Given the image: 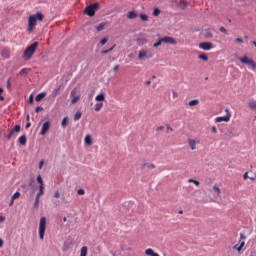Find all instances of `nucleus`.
<instances>
[{
    "label": "nucleus",
    "mask_w": 256,
    "mask_h": 256,
    "mask_svg": "<svg viewBox=\"0 0 256 256\" xmlns=\"http://www.w3.org/2000/svg\"><path fill=\"white\" fill-rule=\"evenodd\" d=\"M88 248L87 246H83L80 250V256H87Z\"/></svg>",
    "instance_id": "aec40b11"
},
{
    "label": "nucleus",
    "mask_w": 256,
    "mask_h": 256,
    "mask_svg": "<svg viewBox=\"0 0 256 256\" xmlns=\"http://www.w3.org/2000/svg\"><path fill=\"white\" fill-rule=\"evenodd\" d=\"M140 19L141 21H149V16H147L146 14H140Z\"/></svg>",
    "instance_id": "72a5a7b5"
},
{
    "label": "nucleus",
    "mask_w": 256,
    "mask_h": 256,
    "mask_svg": "<svg viewBox=\"0 0 256 256\" xmlns=\"http://www.w3.org/2000/svg\"><path fill=\"white\" fill-rule=\"evenodd\" d=\"M59 197H61V193H59V191H56V192L54 193V198H55V199H59Z\"/></svg>",
    "instance_id": "a18cd8bd"
},
{
    "label": "nucleus",
    "mask_w": 256,
    "mask_h": 256,
    "mask_svg": "<svg viewBox=\"0 0 256 256\" xmlns=\"http://www.w3.org/2000/svg\"><path fill=\"white\" fill-rule=\"evenodd\" d=\"M34 207H39V197L38 196H36V198H35Z\"/></svg>",
    "instance_id": "a19ab883"
},
{
    "label": "nucleus",
    "mask_w": 256,
    "mask_h": 256,
    "mask_svg": "<svg viewBox=\"0 0 256 256\" xmlns=\"http://www.w3.org/2000/svg\"><path fill=\"white\" fill-rule=\"evenodd\" d=\"M99 9V3H94L89 6H87L84 10V13L88 15L89 17L95 16V10Z\"/></svg>",
    "instance_id": "39448f33"
},
{
    "label": "nucleus",
    "mask_w": 256,
    "mask_h": 256,
    "mask_svg": "<svg viewBox=\"0 0 256 256\" xmlns=\"http://www.w3.org/2000/svg\"><path fill=\"white\" fill-rule=\"evenodd\" d=\"M0 247H3V239L0 238Z\"/></svg>",
    "instance_id": "69168bd1"
},
{
    "label": "nucleus",
    "mask_w": 256,
    "mask_h": 256,
    "mask_svg": "<svg viewBox=\"0 0 256 256\" xmlns=\"http://www.w3.org/2000/svg\"><path fill=\"white\" fill-rule=\"evenodd\" d=\"M211 131H212V133H217V127L213 126V127L211 128Z\"/></svg>",
    "instance_id": "5fc2aeb1"
},
{
    "label": "nucleus",
    "mask_w": 256,
    "mask_h": 256,
    "mask_svg": "<svg viewBox=\"0 0 256 256\" xmlns=\"http://www.w3.org/2000/svg\"><path fill=\"white\" fill-rule=\"evenodd\" d=\"M220 33H224V35H227V29H225V27H220Z\"/></svg>",
    "instance_id": "49530a36"
},
{
    "label": "nucleus",
    "mask_w": 256,
    "mask_h": 256,
    "mask_svg": "<svg viewBox=\"0 0 256 256\" xmlns=\"http://www.w3.org/2000/svg\"><path fill=\"white\" fill-rule=\"evenodd\" d=\"M198 103H199V100L194 99V100H190V101L188 102V105H189L190 107H195Z\"/></svg>",
    "instance_id": "a878e982"
},
{
    "label": "nucleus",
    "mask_w": 256,
    "mask_h": 256,
    "mask_svg": "<svg viewBox=\"0 0 256 256\" xmlns=\"http://www.w3.org/2000/svg\"><path fill=\"white\" fill-rule=\"evenodd\" d=\"M46 96H47V93H45V92L39 93V94L35 97V100H36V101H41L42 99H45Z\"/></svg>",
    "instance_id": "2eb2a0df"
},
{
    "label": "nucleus",
    "mask_w": 256,
    "mask_h": 256,
    "mask_svg": "<svg viewBox=\"0 0 256 256\" xmlns=\"http://www.w3.org/2000/svg\"><path fill=\"white\" fill-rule=\"evenodd\" d=\"M49 129H51V121H46L43 123L41 131H40V135H47V131H49Z\"/></svg>",
    "instance_id": "0eeeda50"
},
{
    "label": "nucleus",
    "mask_w": 256,
    "mask_h": 256,
    "mask_svg": "<svg viewBox=\"0 0 256 256\" xmlns=\"http://www.w3.org/2000/svg\"><path fill=\"white\" fill-rule=\"evenodd\" d=\"M5 216H0V223H3V222H5Z\"/></svg>",
    "instance_id": "6e6d98bb"
},
{
    "label": "nucleus",
    "mask_w": 256,
    "mask_h": 256,
    "mask_svg": "<svg viewBox=\"0 0 256 256\" xmlns=\"http://www.w3.org/2000/svg\"><path fill=\"white\" fill-rule=\"evenodd\" d=\"M1 93H3V88H0V101H5V97L1 96Z\"/></svg>",
    "instance_id": "3c124183"
},
{
    "label": "nucleus",
    "mask_w": 256,
    "mask_h": 256,
    "mask_svg": "<svg viewBox=\"0 0 256 256\" xmlns=\"http://www.w3.org/2000/svg\"><path fill=\"white\" fill-rule=\"evenodd\" d=\"M248 105H249L250 109H253V110L256 109V102L255 101L249 102Z\"/></svg>",
    "instance_id": "e433bc0d"
},
{
    "label": "nucleus",
    "mask_w": 256,
    "mask_h": 256,
    "mask_svg": "<svg viewBox=\"0 0 256 256\" xmlns=\"http://www.w3.org/2000/svg\"><path fill=\"white\" fill-rule=\"evenodd\" d=\"M84 143L89 146L93 145V138L91 135L88 134L85 136Z\"/></svg>",
    "instance_id": "ddd939ff"
},
{
    "label": "nucleus",
    "mask_w": 256,
    "mask_h": 256,
    "mask_svg": "<svg viewBox=\"0 0 256 256\" xmlns=\"http://www.w3.org/2000/svg\"><path fill=\"white\" fill-rule=\"evenodd\" d=\"M46 229H47V218L42 217L39 223V237L41 240L45 239Z\"/></svg>",
    "instance_id": "7ed1b4c3"
},
{
    "label": "nucleus",
    "mask_w": 256,
    "mask_h": 256,
    "mask_svg": "<svg viewBox=\"0 0 256 256\" xmlns=\"http://www.w3.org/2000/svg\"><path fill=\"white\" fill-rule=\"evenodd\" d=\"M231 121V114H228L226 116H219L215 118V123H229Z\"/></svg>",
    "instance_id": "9d476101"
},
{
    "label": "nucleus",
    "mask_w": 256,
    "mask_h": 256,
    "mask_svg": "<svg viewBox=\"0 0 256 256\" xmlns=\"http://www.w3.org/2000/svg\"><path fill=\"white\" fill-rule=\"evenodd\" d=\"M160 14H161V10L159 8H155L153 11L154 17H159Z\"/></svg>",
    "instance_id": "7c9ffc66"
},
{
    "label": "nucleus",
    "mask_w": 256,
    "mask_h": 256,
    "mask_svg": "<svg viewBox=\"0 0 256 256\" xmlns=\"http://www.w3.org/2000/svg\"><path fill=\"white\" fill-rule=\"evenodd\" d=\"M1 56L3 59H9V57H11V52H9V49L5 48L2 50Z\"/></svg>",
    "instance_id": "f8f14e48"
},
{
    "label": "nucleus",
    "mask_w": 256,
    "mask_h": 256,
    "mask_svg": "<svg viewBox=\"0 0 256 256\" xmlns=\"http://www.w3.org/2000/svg\"><path fill=\"white\" fill-rule=\"evenodd\" d=\"M13 203H15V200H13V199L11 198L10 203H9V207H11V206L13 205Z\"/></svg>",
    "instance_id": "680f3d73"
},
{
    "label": "nucleus",
    "mask_w": 256,
    "mask_h": 256,
    "mask_svg": "<svg viewBox=\"0 0 256 256\" xmlns=\"http://www.w3.org/2000/svg\"><path fill=\"white\" fill-rule=\"evenodd\" d=\"M243 177L244 179H249V172H246Z\"/></svg>",
    "instance_id": "13d9d810"
},
{
    "label": "nucleus",
    "mask_w": 256,
    "mask_h": 256,
    "mask_svg": "<svg viewBox=\"0 0 256 256\" xmlns=\"http://www.w3.org/2000/svg\"><path fill=\"white\" fill-rule=\"evenodd\" d=\"M145 85H151V81L150 80L146 81Z\"/></svg>",
    "instance_id": "774afa93"
},
{
    "label": "nucleus",
    "mask_w": 256,
    "mask_h": 256,
    "mask_svg": "<svg viewBox=\"0 0 256 256\" xmlns=\"http://www.w3.org/2000/svg\"><path fill=\"white\" fill-rule=\"evenodd\" d=\"M96 29H97L98 32L103 31V29H105V23H100V25L97 26Z\"/></svg>",
    "instance_id": "2f4dec72"
},
{
    "label": "nucleus",
    "mask_w": 256,
    "mask_h": 256,
    "mask_svg": "<svg viewBox=\"0 0 256 256\" xmlns=\"http://www.w3.org/2000/svg\"><path fill=\"white\" fill-rule=\"evenodd\" d=\"M108 39L107 38H103L101 41H100V44L101 45H106Z\"/></svg>",
    "instance_id": "8fccbe9b"
},
{
    "label": "nucleus",
    "mask_w": 256,
    "mask_h": 256,
    "mask_svg": "<svg viewBox=\"0 0 256 256\" xmlns=\"http://www.w3.org/2000/svg\"><path fill=\"white\" fill-rule=\"evenodd\" d=\"M69 123V118L68 117H64L62 120V127L65 129V127H67V124Z\"/></svg>",
    "instance_id": "c85d7f7f"
},
{
    "label": "nucleus",
    "mask_w": 256,
    "mask_h": 256,
    "mask_svg": "<svg viewBox=\"0 0 256 256\" xmlns=\"http://www.w3.org/2000/svg\"><path fill=\"white\" fill-rule=\"evenodd\" d=\"M213 191L216 192L217 197H221V189L219 188V186L214 185V186H213Z\"/></svg>",
    "instance_id": "b1692460"
},
{
    "label": "nucleus",
    "mask_w": 256,
    "mask_h": 256,
    "mask_svg": "<svg viewBox=\"0 0 256 256\" xmlns=\"http://www.w3.org/2000/svg\"><path fill=\"white\" fill-rule=\"evenodd\" d=\"M167 129H168V131H173V128H171V126H167Z\"/></svg>",
    "instance_id": "338daca9"
},
{
    "label": "nucleus",
    "mask_w": 256,
    "mask_h": 256,
    "mask_svg": "<svg viewBox=\"0 0 256 256\" xmlns=\"http://www.w3.org/2000/svg\"><path fill=\"white\" fill-rule=\"evenodd\" d=\"M78 195H83L85 193V189L80 188L77 190Z\"/></svg>",
    "instance_id": "37998d69"
},
{
    "label": "nucleus",
    "mask_w": 256,
    "mask_h": 256,
    "mask_svg": "<svg viewBox=\"0 0 256 256\" xmlns=\"http://www.w3.org/2000/svg\"><path fill=\"white\" fill-rule=\"evenodd\" d=\"M45 16L41 12H37L36 14L30 15L28 18V31L29 33L35 31V27H37L38 21H43Z\"/></svg>",
    "instance_id": "f257e3e1"
},
{
    "label": "nucleus",
    "mask_w": 256,
    "mask_h": 256,
    "mask_svg": "<svg viewBox=\"0 0 256 256\" xmlns=\"http://www.w3.org/2000/svg\"><path fill=\"white\" fill-rule=\"evenodd\" d=\"M148 169H155V164H147Z\"/></svg>",
    "instance_id": "603ef678"
},
{
    "label": "nucleus",
    "mask_w": 256,
    "mask_h": 256,
    "mask_svg": "<svg viewBox=\"0 0 256 256\" xmlns=\"http://www.w3.org/2000/svg\"><path fill=\"white\" fill-rule=\"evenodd\" d=\"M188 144L191 151H195V149H197V141H195L194 139H189Z\"/></svg>",
    "instance_id": "9b49d317"
},
{
    "label": "nucleus",
    "mask_w": 256,
    "mask_h": 256,
    "mask_svg": "<svg viewBox=\"0 0 256 256\" xmlns=\"http://www.w3.org/2000/svg\"><path fill=\"white\" fill-rule=\"evenodd\" d=\"M243 247H245V241H241V242H240V245H235V246H234V249H235L236 251H241V249H243Z\"/></svg>",
    "instance_id": "f3484780"
},
{
    "label": "nucleus",
    "mask_w": 256,
    "mask_h": 256,
    "mask_svg": "<svg viewBox=\"0 0 256 256\" xmlns=\"http://www.w3.org/2000/svg\"><path fill=\"white\" fill-rule=\"evenodd\" d=\"M44 189H45L44 185L39 186V192L37 193L36 197H41V195H43L44 193Z\"/></svg>",
    "instance_id": "cd10ccee"
},
{
    "label": "nucleus",
    "mask_w": 256,
    "mask_h": 256,
    "mask_svg": "<svg viewBox=\"0 0 256 256\" xmlns=\"http://www.w3.org/2000/svg\"><path fill=\"white\" fill-rule=\"evenodd\" d=\"M163 129H165V127L159 126V127L156 129V131H163Z\"/></svg>",
    "instance_id": "bf43d9fd"
},
{
    "label": "nucleus",
    "mask_w": 256,
    "mask_h": 256,
    "mask_svg": "<svg viewBox=\"0 0 256 256\" xmlns=\"http://www.w3.org/2000/svg\"><path fill=\"white\" fill-rule=\"evenodd\" d=\"M19 197H21V193L20 192H15L13 195H12V199L15 201V199H19Z\"/></svg>",
    "instance_id": "f704fd0d"
},
{
    "label": "nucleus",
    "mask_w": 256,
    "mask_h": 256,
    "mask_svg": "<svg viewBox=\"0 0 256 256\" xmlns=\"http://www.w3.org/2000/svg\"><path fill=\"white\" fill-rule=\"evenodd\" d=\"M239 61L240 63L247 65L248 69H251L252 71H256V63L253 61V59H249V57L244 56L242 58H239Z\"/></svg>",
    "instance_id": "20e7f679"
},
{
    "label": "nucleus",
    "mask_w": 256,
    "mask_h": 256,
    "mask_svg": "<svg viewBox=\"0 0 256 256\" xmlns=\"http://www.w3.org/2000/svg\"><path fill=\"white\" fill-rule=\"evenodd\" d=\"M14 131V133H19V131H21V126L20 125H16L14 127V129H12Z\"/></svg>",
    "instance_id": "58836bf2"
},
{
    "label": "nucleus",
    "mask_w": 256,
    "mask_h": 256,
    "mask_svg": "<svg viewBox=\"0 0 256 256\" xmlns=\"http://www.w3.org/2000/svg\"><path fill=\"white\" fill-rule=\"evenodd\" d=\"M96 101H105V93H100L96 96Z\"/></svg>",
    "instance_id": "412c9836"
},
{
    "label": "nucleus",
    "mask_w": 256,
    "mask_h": 256,
    "mask_svg": "<svg viewBox=\"0 0 256 256\" xmlns=\"http://www.w3.org/2000/svg\"><path fill=\"white\" fill-rule=\"evenodd\" d=\"M101 109H103V102L96 103L95 106H94V110L95 111H101Z\"/></svg>",
    "instance_id": "a211bd4d"
},
{
    "label": "nucleus",
    "mask_w": 256,
    "mask_h": 256,
    "mask_svg": "<svg viewBox=\"0 0 256 256\" xmlns=\"http://www.w3.org/2000/svg\"><path fill=\"white\" fill-rule=\"evenodd\" d=\"M15 134V131L11 130L9 134L7 135V139H11L13 135Z\"/></svg>",
    "instance_id": "79ce46f5"
},
{
    "label": "nucleus",
    "mask_w": 256,
    "mask_h": 256,
    "mask_svg": "<svg viewBox=\"0 0 256 256\" xmlns=\"http://www.w3.org/2000/svg\"><path fill=\"white\" fill-rule=\"evenodd\" d=\"M119 65L114 66L113 71H118Z\"/></svg>",
    "instance_id": "e2e57ef3"
},
{
    "label": "nucleus",
    "mask_w": 256,
    "mask_h": 256,
    "mask_svg": "<svg viewBox=\"0 0 256 256\" xmlns=\"http://www.w3.org/2000/svg\"><path fill=\"white\" fill-rule=\"evenodd\" d=\"M82 115H83V113H81V111H77L74 115V121H79V119H81Z\"/></svg>",
    "instance_id": "bb28decb"
},
{
    "label": "nucleus",
    "mask_w": 256,
    "mask_h": 256,
    "mask_svg": "<svg viewBox=\"0 0 256 256\" xmlns=\"http://www.w3.org/2000/svg\"><path fill=\"white\" fill-rule=\"evenodd\" d=\"M162 43H166L168 45H177V40L171 36H165L161 38Z\"/></svg>",
    "instance_id": "1a4fd4ad"
},
{
    "label": "nucleus",
    "mask_w": 256,
    "mask_h": 256,
    "mask_svg": "<svg viewBox=\"0 0 256 256\" xmlns=\"http://www.w3.org/2000/svg\"><path fill=\"white\" fill-rule=\"evenodd\" d=\"M29 73V69L28 68H23L20 70L19 75H27Z\"/></svg>",
    "instance_id": "c756f323"
},
{
    "label": "nucleus",
    "mask_w": 256,
    "mask_h": 256,
    "mask_svg": "<svg viewBox=\"0 0 256 256\" xmlns=\"http://www.w3.org/2000/svg\"><path fill=\"white\" fill-rule=\"evenodd\" d=\"M61 201H62V203H64V205H67V203H69V200H67V198H65V196H61Z\"/></svg>",
    "instance_id": "ea45409f"
},
{
    "label": "nucleus",
    "mask_w": 256,
    "mask_h": 256,
    "mask_svg": "<svg viewBox=\"0 0 256 256\" xmlns=\"http://www.w3.org/2000/svg\"><path fill=\"white\" fill-rule=\"evenodd\" d=\"M225 113H226V115H231V112H229V108L225 109Z\"/></svg>",
    "instance_id": "052dcab7"
},
{
    "label": "nucleus",
    "mask_w": 256,
    "mask_h": 256,
    "mask_svg": "<svg viewBox=\"0 0 256 256\" xmlns=\"http://www.w3.org/2000/svg\"><path fill=\"white\" fill-rule=\"evenodd\" d=\"M153 52L151 50H140L138 54L139 61H145V59H152Z\"/></svg>",
    "instance_id": "423d86ee"
},
{
    "label": "nucleus",
    "mask_w": 256,
    "mask_h": 256,
    "mask_svg": "<svg viewBox=\"0 0 256 256\" xmlns=\"http://www.w3.org/2000/svg\"><path fill=\"white\" fill-rule=\"evenodd\" d=\"M33 101H35L34 97H33V94H31L28 98V102L29 103H33Z\"/></svg>",
    "instance_id": "09e8293b"
},
{
    "label": "nucleus",
    "mask_w": 256,
    "mask_h": 256,
    "mask_svg": "<svg viewBox=\"0 0 256 256\" xmlns=\"http://www.w3.org/2000/svg\"><path fill=\"white\" fill-rule=\"evenodd\" d=\"M36 180L40 184V186L43 185V178L41 177V175H38Z\"/></svg>",
    "instance_id": "4c0bfd02"
},
{
    "label": "nucleus",
    "mask_w": 256,
    "mask_h": 256,
    "mask_svg": "<svg viewBox=\"0 0 256 256\" xmlns=\"http://www.w3.org/2000/svg\"><path fill=\"white\" fill-rule=\"evenodd\" d=\"M198 59H201L202 61H209V57L205 53L198 55Z\"/></svg>",
    "instance_id": "5701e85b"
},
{
    "label": "nucleus",
    "mask_w": 256,
    "mask_h": 256,
    "mask_svg": "<svg viewBox=\"0 0 256 256\" xmlns=\"http://www.w3.org/2000/svg\"><path fill=\"white\" fill-rule=\"evenodd\" d=\"M10 85H11V79H8V81H7V87H10Z\"/></svg>",
    "instance_id": "0e129e2a"
},
{
    "label": "nucleus",
    "mask_w": 256,
    "mask_h": 256,
    "mask_svg": "<svg viewBox=\"0 0 256 256\" xmlns=\"http://www.w3.org/2000/svg\"><path fill=\"white\" fill-rule=\"evenodd\" d=\"M240 239H241V240H245V239H247V237L244 236L243 233H240Z\"/></svg>",
    "instance_id": "4d7b16f0"
},
{
    "label": "nucleus",
    "mask_w": 256,
    "mask_h": 256,
    "mask_svg": "<svg viewBox=\"0 0 256 256\" xmlns=\"http://www.w3.org/2000/svg\"><path fill=\"white\" fill-rule=\"evenodd\" d=\"M188 183H194V185H196L197 187H199V185H200V182L195 179H189Z\"/></svg>",
    "instance_id": "c9c22d12"
},
{
    "label": "nucleus",
    "mask_w": 256,
    "mask_h": 256,
    "mask_svg": "<svg viewBox=\"0 0 256 256\" xmlns=\"http://www.w3.org/2000/svg\"><path fill=\"white\" fill-rule=\"evenodd\" d=\"M236 42H237V43H240V44H241V43H244L243 38H236Z\"/></svg>",
    "instance_id": "864d4df0"
},
{
    "label": "nucleus",
    "mask_w": 256,
    "mask_h": 256,
    "mask_svg": "<svg viewBox=\"0 0 256 256\" xmlns=\"http://www.w3.org/2000/svg\"><path fill=\"white\" fill-rule=\"evenodd\" d=\"M136 17H137V13H135V11H130L127 14L128 19H135Z\"/></svg>",
    "instance_id": "6ab92c4d"
},
{
    "label": "nucleus",
    "mask_w": 256,
    "mask_h": 256,
    "mask_svg": "<svg viewBox=\"0 0 256 256\" xmlns=\"http://www.w3.org/2000/svg\"><path fill=\"white\" fill-rule=\"evenodd\" d=\"M145 255L154 256L155 255V250H153L151 248H148V249L145 250Z\"/></svg>",
    "instance_id": "4be33fe9"
},
{
    "label": "nucleus",
    "mask_w": 256,
    "mask_h": 256,
    "mask_svg": "<svg viewBox=\"0 0 256 256\" xmlns=\"http://www.w3.org/2000/svg\"><path fill=\"white\" fill-rule=\"evenodd\" d=\"M203 36L205 37V39H211L213 37V33H211L209 30H205L203 32Z\"/></svg>",
    "instance_id": "dca6fc26"
},
{
    "label": "nucleus",
    "mask_w": 256,
    "mask_h": 256,
    "mask_svg": "<svg viewBox=\"0 0 256 256\" xmlns=\"http://www.w3.org/2000/svg\"><path fill=\"white\" fill-rule=\"evenodd\" d=\"M161 45H163V41H161V38H160L157 42L153 44V47L157 48V47H161Z\"/></svg>",
    "instance_id": "473e14b6"
},
{
    "label": "nucleus",
    "mask_w": 256,
    "mask_h": 256,
    "mask_svg": "<svg viewBox=\"0 0 256 256\" xmlns=\"http://www.w3.org/2000/svg\"><path fill=\"white\" fill-rule=\"evenodd\" d=\"M37 47H39V42H34L32 45L28 46L24 51L25 59H31L33 53H35Z\"/></svg>",
    "instance_id": "f03ea898"
},
{
    "label": "nucleus",
    "mask_w": 256,
    "mask_h": 256,
    "mask_svg": "<svg viewBox=\"0 0 256 256\" xmlns=\"http://www.w3.org/2000/svg\"><path fill=\"white\" fill-rule=\"evenodd\" d=\"M213 47V43L211 42H202L199 44V49H202L203 51H211Z\"/></svg>",
    "instance_id": "6e6552de"
},
{
    "label": "nucleus",
    "mask_w": 256,
    "mask_h": 256,
    "mask_svg": "<svg viewBox=\"0 0 256 256\" xmlns=\"http://www.w3.org/2000/svg\"><path fill=\"white\" fill-rule=\"evenodd\" d=\"M18 141L20 145H23V146L27 145V136H25V134L20 136Z\"/></svg>",
    "instance_id": "4468645a"
},
{
    "label": "nucleus",
    "mask_w": 256,
    "mask_h": 256,
    "mask_svg": "<svg viewBox=\"0 0 256 256\" xmlns=\"http://www.w3.org/2000/svg\"><path fill=\"white\" fill-rule=\"evenodd\" d=\"M77 101H79V96H75V97L71 100V103H72V104H75V103H77Z\"/></svg>",
    "instance_id": "c03bdc74"
},
{
    "label": "nucleus",
    "mask_w": 256,
    "mask_h": 256,
    "mask_svg": "<svg viewBox=\"0 0 256 256\" xmlns=\"http://www.w3.org/2000/svg\"><path fill=\"white\" fill-rule=\"evenodd\" d=\"M40 111H43V107L42 106H38L35 108V112L39 113Z\"/></svg>",
    "instance_id": "de8ad7c7"
},
{
    "label": "nucleus",
    "mask_w": 256,
    "mask_h": 256,
    "mask_svg": "<svg viewBox=\"0 0 256 256\" xmlns=\"http://www.w3.org/2000/svg\"><path fill=\"white\" fill-rule=\"evenodd\" d=\"M115 47H117V45L116 44H114L110 49H108V50H103L102 52H101V54L102 55H107V53H111V51H113V49H115Z\"/></svg>",
    "instance_id": "393cba45"
}]
</instances>
